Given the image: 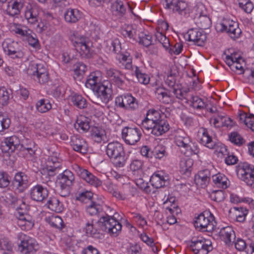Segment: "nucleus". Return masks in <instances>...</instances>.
<instances>
[{
	"label": "nucleus",
	"mask_w": 254,
	"mask_h": 254,
	"mask_svg": "<svg viewBox=\"0 0 254 254\" xmlns=\"http://www.w3.org/2000/svg\"><path fill=\"white\" fill-rule=\"evenodd\" d=\"M81 17V14L78 10L76 9H68L64 13L65 20L69 23H75Z\"/></svg>",
	"instance_id": "e433bc0d"
},
{
	"label": "nucleus",
	"mask_w": 254,
	"mask_h": 254,
	"mask_svg": "<svg viewBox=\"0 0 254 254\" xmlns=\"http://www.w3.org/2000/svg\"><path fill=\"white\" fill-rule=\"evenodd\" d=\"M2 46L4 51L12 59H21L24 56V53L20 49L19 44L10 39H5Z\"/></svg>",
	"instance_id": "0eeeda50"
},
{
	"label": "nucleus",
	"mask_w": 254,
	"mask_h": 254,
	"mask_svg": "<svg viewBox=\"0 0 254 254\" xmlns=\"http://www.w3.org/2000/svg\"><path fill=\"white\" fill-rule=\"evenodd\" d=\"M29 195L31 199L34 201L43 202L48 197L49 191L47 188L38 184L30 189Z\"/></svg>",
	"instance_id": "4468645a"
},
{
	"label": "nucleus",
	"mask_w": 254,
	"mask_h": 254,
	"mask_svg": "<svg viewBox=\"0 0 254 254\" xmlns=\"http://www.w3.org/2000/svg\"><path fill=\"white\" fill-rule=\"evenodd\" d=\"M87 67L86 65L81 62H78L73 65V70L74 73L77 76L82 75L87 70Z\"/></svg>",
	"instance_id": "0e129e2a"
},
{
	"label": "nucleus",
	"mask_w": 254,
	"mask_h": 254,
	"mask_svg": "<svg viewBox=\"0 0 254 254\" xmlns=\"http://www.w3.org/2000/svg\"><path fill=\"white\" fill-rule=\"evenodd\" d=\"M135 75L138 82L144 84H147L149 82V77L148 75L142 73L137 66L135 67Z\"/></svg>",
	"instance_id": "680f3d73"
},
{
	"label": "nucleus",
	"mask_w": 254,
	"mask_h": 254,
	"mask_svg": "<svg viewBox=\"0 0 254 254\" xmlns=\"http://www.w3.org/2000/svg\"><path fill=\"white\" fill-rule=\"evenodd\" d=\"M167 180V176H164L162 172H157L151 176L150 182L153 187L158 189L165 186Z\"/></svg>",
	"instance_id": "a878e982"
},
{
	"label": "nucleus",
	"mask_w": 254,
	"mask_h": 254,
	"mask_svg": "<svg viewBox=\"0 0 254 254\" xmlns=\"http://www.w3.org/2000/svg\"><path fill=\"white\" fill-rule=\"evenodd\" d=\"M219 236L220 239L228 245L233 243L236 238L235 232L232 228L229 226L222 228L219 232Z\"/></svg>",
	"instance_id": "393cba45"
},
{
	"label": "nucleus",
	"mask_w": 254,
	"mask_h": 254,
	"mask_svg": "<svg viewBox=\"0 0 254 254\" xmlns=\"http://www.w3.org/2000/svg\"><path fill=\"white\" fill-rule=\"evenodd\" d=\"M115 103L118 107L127 110H134L138 107L137 100L130 94L117 97Z\"/></svg>",
	"instance_id": "6e6552de"
},
{
	"label": "nucleus",
	"mask_w": 254,
	"mask_h": 254,
	"mask_svg": "<svg viewBox=\"0 0 254 254\" xmlns=\"http://www.w3.org/2000/svg\"><path fill=\"white\" fill-rule=\"evenodd\" d=\"M71 102L73 105L79 109H84L87 106L86 100L81 95L75 94L71 97Z\"/></svg>",
	"instance_id": "a19ab883"
},
{
	"label": "nucleus",
	"mask_w": 254,
	"mask_h": 254,
	"mask_svg": "<svg viewBox=\"0 0 254 254\" xmlns=\"http://www.w3.org/2000/svg\"><path fill=\"white\" fill-rule=\"evenodd\" d=\"M102 206L96 202L90 201L86 206V211L91 215H95L102 210Z\"/></svg>",
	"instance_id": "a18cd8bd"
},
{
	"label": "nucleus",
	"mask_w": 254,
	"mask_h": 254,
	"mask_svg": "<svg viewBox=\"0 0 254 254\" xmlns=\"http://www.w3.org/2000/svg\"><path fill=\"white\" fill-rule=\"evenodd\" d=\"M93 196V193L90 191H85L79 193L76 196V199L82 202L89 203L91 201V198Z\"/></svg>",
	"instance_id": "bf43d9fd"
},
{
	"label": "nucleus",
	"mask_w": 254,
	"mask_h": 254,
	"mask_svg": "<svg viewBox=\"0 0 254 254\" xmlns=\"http://www.w3.org/2000/svg\"><path fill=\"white\" fill-rule=\"evenodd\" d=\"M153 153L154 157L159 159L167 155L166 147L161 144L157 145L153 150Z\"/></svg>",
	"instance_id": "6e6d98bb"
},
{
	"label": "nucleus",
	"mask_w": 254,
	"mask_h": 254,
	"mask_svg": "<svg viewBox=\"0 0 254 254\" xmlns=\"http://www.w3.org/2000/svg\"><path fill=\"white\" fill-rule=\"evenodd\" d=\"M239 6L246 13H250L254 9L253 3L250 0H238Z\"/></svg>",
	"instance_id": "4d7b16f0"
},
{
	"label": "nucleus",
	"mask_w": 254,
	"mask_h": 254,
	"mask_svg": "<svg viewBox=\"0 0 254 254\" xmlns=\"http://www.w3.org/2000/svg\"><path fill=\"white\" fill-rule=\"evenodd\" d=\"M170 126L167 120L161 119L149 128L151 132L156 136H159L167 132Z\"/></svg>",
	"instance_id": "4be33fe9"
},
{
	"label": "nucleus",
	"mask_w": 254,
	"mask_h": 254,
	"mask_svg": "<svg viewBox=\"0 0 254 254\" xmlns=\"http://www.w3.org/2000/svg\"><path fill=\"white\" fill-rule=\"evenodd\" d=\"M122 138L125 142L129 145H134L140 139L141 132L137 127H126L122 129Z\"/></svg>",
	"instance_id": "9d476101"
},
{
	"label": "nucleus",
	"mask_w": 254,
	"mask_h": 254,
	"mask_svg": "<svg viewBox=\"0 0 254 254\" xmlns=\"http://www.w3.org/2000/svg\"><path fill=\"white\" fill-rule=\"evenodd\" d=\"M17 238L20 241L18 250L23 254H34L39 249L36 240L23 233H19Z\"/></svg>",
	"instance_id": "7ed1b4c3"
},
{
	"label": "nucleus",
	"mask_w": 254,
	"mask_h": 254,
	"mask_svg": "<svg viewBox=\"0 0 254 254\" xmlns=\"http://www.w3.org/2000/svg\"><path fill=\"white\" fill-rule=\"evenodd\" d=\"M110 225L106 232L113 236L116 237L118 236L122 230V226L121 224L113 218L111 219V222Z\"/></svg>",
	"instance_id": "79ce46f5"
},
{
	"label": "nucleus",
	"mask_w": 254,
	"mask_h": 254,
	"mask_svg": "<svg viewBox=\"0 0 254 254\" xmlns=\"http://www.w3.org/2000/svg\"><path fill=\"white\" fill-rule=\"evenodd\" d=\"M186 36L188 37L189 41L193 42L195 45L199 46H203L206 40V34L202 30L196 28L189 30Z\"/></svg>",
	"instance_id": "f3484780"
},
{
	"label": "nucleus",
	"mask_w": 254,
	"mask_h": 254,
	"mask_svg": "<svg viewBox=\"0 0 254 254\" xmlns=\"http://www.w3.org/2000/svg\"><path fill=\"white\" fill-rule=\"evenodd\" d=\"M91 134L93 139L98 143H100L106 138L105 130L100 127H92Z\"/></svg>",
	"instance_id": "c9c22d12"
},
{
	"label": "nucleus",
	"mask_w": 254,
	"mask_h": 254,
	"mask_svg": "<svg viewBox=\"0 0 254 254\" xmlns=\"http://www.w3.org/2000/svg\"><path fill=\"white\" fill-rule=\"evenodd\" d=\"M193 10L194 14V20L202 16L204 14H205L207 13L204 5L202 3H200L195 5L193 8Z\"/></svg>",
	"instance_id": "69168bd1"
},
{
	"label": "nucleus",
	"mask_w": 254,
	"mask_h": 254,
	"mask_svg": "<svg viewBox=\"0 0 254 254\" xmlns=\"http://www.w3.org/2000/svg\"><path fill=\"white\" fill-rule=\"evenodd\" d=\"M102 80V74L100 71L92 72L88 76L86 81L85 85L87 88L93 90L101 83Z\"/></svg>",
	"instance_id": "cd10ccee"
},
{
	"label": "nucleus",
	"mask_w": 254,
	"mask_h": 254,
	"mask_svg": "<svg viewBox=\"0 0 254 254\" xmlns=\"http://www.w3.org/2000/svg\"><path fill=\"white\" fill-rule=\"evenodd\" d=\"M24 0H13L8 2L7 13L11 16L18 15L23 7Z\"/></svg>",
	"instance_id": "bb28decb"
},
{
	"label": "nucleus",
	"mask_w": 254,
	"mask_h": 254,
	"mask_svg": "<svg viewBox=\"0 0 254 254\" xmlns=\"http://www.w3.org/2000/svg\"><path fill=\"white\" fill-rule=\"evenodd\" d=\"M161 119L162 116L158 111L150 109L146 114V118L142 122V127L149 130V128Z\"/></svg>",
	"instance_id": "dca6fc26"
},
{
	"label": "nucleus",
	"mask_w": 254,
	"mask_h": 254,
	"mask_svg": "<svg viewBox=\"0 0 254 254\" xmlns=\"http://www.w3.org/2000/svg\"><path fill=\"white\" fill-rule=\"evenodd\" d=\"M165 8L172 10L174 13L184 16H187L190 9L184 0H165Z\"/></svg>",
	"instance_id": "423d86ee"
},
{
	"label": "nucleus",
	"mask_w": 254,
	"mask_h": 254,
	"mask_svg": "<svg viewBox=\"0 0 254 254\" xmlns=\"http://www.w3.org/2000/svg\"><path fill=\"white\" fill-rule=\"evenodd\" d=\"M200 142L206 147L210 149H216V151L217 148L222 145L221 144H219V143H216L215 142L213 141L211 137L209 136L208 132L206 131H204L203 132L202 136L200 139Z\"/></svg>",
	"instance_id": "72a5a7b5"
},
{
	"label": "nucleus",
	"mask_w": 254,
	"mask_h": 254,
	"mask_svg": "<svg viewBox=\"0 0 254 254\" xmlns=\"http://www.w3.org/2000/svg\"><path fill=\"white\" fill-rule=\"evenodd\" d=\"M240 172L241 179L248 186L254 188V166L245 163L242 166V168L240 170Z\"/></svg>",
	"instance_id": "ddd939ff"
},
{
	"label": "nucleus",
	"mask_w": 254,
	"mask_h": 254,
	"mask_svg": "<svg viewBox=\"0 0 254 254\" xmlns=\"http://www.w3.org/2000/svg\"><path fill=\"white\" fill-rule=\"evenodd\" d=\"M71 41L81 57L85 58H90L91 57V43L88 38L77 33H74L71 37Z\"/></svg>",
	"instance_id": "f03ea898"
},
{
	"label": "nucleus",
	"mask_w": 254,
	"mask_h": 254,
	"mask_svg": "<svg viewBox=\"0 0 254 254\" xmlns=\"http://www.w3.org/2000/svg\"><path fill=\"white\" fill-rule=\"evenodd\" d=\"M191 106L195 109L198 110L204 109L206 107V104L203 100L198 96H192Z\"/></svg>",
	"instance_id": "13d9d810"
},
{
	"label": "nucleus",
	"mask_w": 254,
	"mask_h": 254,
	"mask_svg": "<svg viewBox=\"0 0 254 254\" xmlns=\"http://www.w3.org/2000/svg\"><path fill=\"white\" fill-rule=\"evenodd\" d=\"M213 182L218 188L225 189L228 187V179L222 174H217L212 176Z\"/></svg>",
	"instance_id": "ea45409f"
},
{
	"label": "nucleus",
	"mask_w": 254,
	"mask_h": 254,
	"mask_svg": "<svg viewBox=\"0 0 254 254\" xmlns=\"http://www.w3.org/2000/svg\"><path fill=\"white\" fill-rule=\"evenodd\" d=\"M74 169L77 174L88 184L96 187L101 185V181L87 170L77 165L75 166Z\"/></svg>",
	"instance_id": "2eb2a0df"
},
{
	"label": "nucleus",
	"mask_w": 254,
	"mask_h": 254,
	"mask_svg": "<svg viewBox=\"0 0 254 254\" xmlns=\"http://www.w3.org/2000/svg\"><path fill=\"white\" fill-rule=\"evenodd\" d=\"M198 153L199 148L197 145L191 141H190V143L189 144L188 147H187L186 149H185V151L183 152L185 155L188 156L193 154H197Z\"/></svg>",
	"instance_id": "e2e57ef3"
},
{
	"label": "nucleus",
	"mask_w": 254,
	"mask_h": 254,
	"mask_svg": "<svg viewBox=\"0 0 254 254\" xmlns=\"http://www.w3.org/2000/svg\"><path fill=\"white\" fill-rule=\"evenodd\" d=\"M211 199L216 202H221L225 199V193L223 190H213L210 194Z\"/></svg>",
	"instance_id": "338daca9"
},
{
	"label": "nucleus",
	"mask_w": 254,
	"mask_h": 254,
	"mask_svg": "<svg viewBox=\"0 0 254 254\" xmlns=\"http://www.w3.org/2000/svg\"><path fill=\"white\" fill-rule=\"evenodd\" d=\"M37 111L43 113L47 112L51 109L52 106L48 100L41 99L38 101L36 105Z\"/></svg>",
	"instance_id": "3c124183"
},
{
	"label": "nucleus",
	"mask_w": 254,
	"mask_h": 254,
	"mask_svg": "<svg viewBox=\"0 0 254 254\" xmlns=\"http://www.w3.org/2000/svg\"><path fill=\"white\" fill-rule=\"evenodd\" d=\"M75 127L79 131L81 130L83 132H87L91 127L89 125V122L86 118L84 120H77Z\"/></svg>",
	"instance_id": "864d4df0"
},
{
	"label": "nucleus",
	"mask_w": 254,
	"mask_h": 254,
	"mask_svg": "<svg viewBox=\"0 0 254 254\" xmlns=\"http://www.w3.org/2000/svg\"><path fill=\"white\" fill-rule=\"evenodd\" d=\"M136 30L132 25H127L122 29V34L125 38L134 40Z\"/></svg>",
	"instance_id": "09e8293b"
},
{
	"label": "nucleus",
	"mask_w": 254,
	"mask_h": 254,
	"mask_svg": "<svg viewBox=\"0 0 254 254\" xmlns=\"http://www.w3.org/2000/svg\"><path fill=\"white\" fill-rule=\"evenodd\" d=\"M46 204L50 209L57 213L61 212L64 210L63 203L54 196L50 197Z\"/></svg>",
	"instance_id": "f704fd0d"
},
{
	"label": "nucleus",
	"mask_w": 254,
	"mask_h": 254,
	"mask_svg": "<svg viewBox=\"0 0 254 254\" xmlns=\"http://www.w3.org/2000/svg\"><path fill=\"white\" fill-rule=\"evenodd\" d=\"M155 38L166 49H168L170 44L168 38L163 33L162 31L157 30L155 34Z\"/></svg>",
	"instance_id": "8fccbe9b"
},
{
	"label": "nucleus",
	"mask_w": 254,
	"mask_h": 254,
	"mask_svg": "<svg viewBox=\"0 0 254 254\" xmlns=\"http://www.w3.org/2000/svg\"><path fill=\"white\" fill-rule=\"evenodd\" d=\"M221 30L226 32L232 39L238 38L241 33L238 23L233 20H226L221 24Z\"/></svg>",
	"instance_id": "f8f14e48"
},
{
	"label": "nucleus",
	"mask_w": 254,
	"mask_h": 254,
	"mask_svg": "<svg viewBox=\"0 0 254 254\" xmlns=\"http://www.w3.org/2000/svg\"><path fill=\"white\" fill-rule=\"evenodd\" d=\"M12 250L11 243L8 239L0 237V254H7Z\"/></svg>",
	"instance_id": "de8ad7c7"
},
{
	"label": "nucleus",
	"mask_w": 254,
	"mask_h": 254,
	"mask_svg": "<svg viewBox=\"0 0 254 254\" xmlns=\"http://www.w3.org/2000/svg\"><path fill=\"white\" fill-rule=\"evenodd\" d=\"M190 137L182 130L177 131L175 136V142L180 148L181 152L183 153L190 143Z\"/></svg>",
	"instance_id": "aec40b11"
},
{
	"label": "nucleus",
	"mask_w": 254,
	"mask_h": 254,
	"mask_svg": "<svg viewBox=\"0 0 254 254\" xmlns=\"http://www.w3.org/2000/svg\"><path fill=\"white\" fill-rule=\"evenodd\" d=\"M190 248L195 254H207L211 246L203 240H194L190 242Z\"/></svg>",
	"instance_id": "6ab92c4d"
},
{
	"label": "nucleus",
	"mask_w": 254,
	"mask_h": 254,
	"mask_svg": "<svg viewBox=\"0 0 254 254\" xmlns=\"http://www.w3.org/2000/svg\"><path fill=\"white\" fill-rule=\"evenodd\" d=\"M59 185L71 187L74 182V176L68 170H65L59 176Z\"/></svg>",
	"instance_id": "7c9ffc66"
},
{
	"label": "nucleus",
	"mask_w": 254,
	"mask_h": 254,
	"mask_svg": "<svg viewBox=\"0 0 254 254\" xmlns=\"http://www.w3.org/2000/svg\"><path fill=\"white\" fill-rule=\"evenodd\" d=\"M111 84L108 82H104L99 84L92 90L95 93L98 98H99L101 101L107 104L112 99V90Z\"/></svg>",
	"instance_id": "1a4fd4ad"
},
{
	"label": "nucleus",
	"mask_w": 254,
	"mask_h": 254,
	"mask_svg": "<svg viewBox=\"0 0 254 254\" xmlns=\"http://www.w3.org/2000/svg\"><path fill=\"white\" fill-rule=\"evenodd\" d=\"M2 197L5 204L7 205L14 204L17 201V197L14 192L6 193Z\"/></svg>",
	"instance_id": "052dcab7"
},
{
	"label": "nucleus",
	"mask_w": 254,
	"mask_h": 254,
	"mask_svg": "<svg viewBox=\"0 0 254 254\" xmlns=\"http://www.w3.org/2000/svg\"><path fill=\"white\" fill-rule=\"evenodd\" d=\"M193 165V160L191 159H183L180 163V171L186 175L190 174Z\"/></svg>",
	"instance_id": "c03bdc74"
},
{
	"label": "nucleus",
	"mask_w": 254,
	"mask_h": 254,
	"mask_svg": "<svg viewBox=\"0 0 254 254\" xmlns=\"http://www.w3.org/2000/svg\"><path fill=\"white\" fill-rule=\"evenodd\" d=\"M127 9L131 10L128 4L124 3L120 0H116L112 5L113 14L119 18L123 17L125 15Z\"/></svg>",
	"instance_id": "412c9836"
},
{
	"label": "nucleus",
	"mask_w": 254,
	"mask_h": 254,
	"mask_svg": "<svg viewBox=\"0 0 254 254\" xmlns=\"http://www.w3.org/2000/svg\"><path fill=\"white\" fill-rule=\"evenodd\" d=\"M107 76L109 78H112L117 84L122 85L124 83L123 80V74L121 72L115 69L110 68L107 70Z\"/></svg>",
	"instance_id": "58836bf2"
},
{
	"label": "nucleus",
	"mask_w": 254,
	"mask_h": 254,
	"mask_svg": "<svg viewBox=\"0 0 254 254\" xmlns=\"http://www.w3.org/2000/svg\"><path fill=\"white\" fill-rule=\"evenodd\" d=\"M10 91H8L4 87L0 88V104L2 106L7 105L9 100Z\"/></svg>",
	"instance_id": "5fc2aeb1"
},
{
	"label": "nucleus",
	"mask_w": 254,
	"mask_h": 254,
	"mask_svg": "<svg viewBox=\"0 0 254 254\" xmlns=\"http://www.w3.org/2000/svg\"><path fill=\"white\" fill-rule=\"evenodd\" d=\"M10 31L15 34L21 37L28 36L31 34V31L26 27L19 24L12 23L10 26Z\"/></svg>",
	"instance_id": "473e14b6"
},
{
	"label": "nucleus",
	"mask_w": 254,
	"mask_h": 254,
	"mask_svg": "<svg viewBox=\"0 0 254 254\" xmlns=\"http://www.w3.org/2000/svg\"><path fill=\"white\" fill-rule=\"evenodd\" d=\"M242 59V57L238 53L234 52L226 56L225 61L226 64H230L234 62H239Z\"/></svg>",
	"instance_id": "774afa93"
},
{
	"label": "nucleus",
	"mask_w": 254,
	"mask_h": 254,
	"mask_svg": "<svg viewBox=\"0 0 254 254\" xmlns=\"http://www.w3.org/2000/svg\"><path fill=\"white\" fill-rule=\"evenodd\" d=\"M38 9L31 5L27 6L25 11V17L27 22L31 24H35L39 19Z\"/></svg>",
	"instance_id": "c756f323"
},
{
	"label": "nucleus",
	"mask_w": 254,
	"mask_h": 254,
	"mask_svg": "<svg viewBox=\"0 0 254 254\" xmlns=\"http://www.w3.org/2000/svg\"><path fill=\"white\" fill-rule=\"evenodd\" d=\"M70 145L73 149L82 154H85L88 150V146L84 139L77 136L71 137Z\"/></svg>",
	"instance_id": "5701e85b"
},
{
	"label": "nucleus",
	"mask_w": 254,
	"mask_h": 254,
	"mask_svg": "<svg viewBox=\"0 0 254 254\" xmlns=\"http://www.w3.org/2000/svg\"><path fill=\"white\" fill-rule=\"evenodd\" d=\"M216 224L213 216L210 214L205 216L204 214L201 213L196 218L194 225L200 231L210 232L214 230Z\"/></svg>",
	"instance_id": "39448f33"
},
{
	"label": "nucleus",
	"mask_w": 254,
	"mask_h": 254,
	"mask_svg": "<svg viewBox=\"0 0 254 254\" xmlns=\"http://www.w3.org/2000/svg\"><path fill=\"white\" fill-rule=\"evenodd\" d=\"M229 140L237 146H241L245 143L243 137L237 132H232L229 134Z\"/></svg>",
	"instance_id": "603ef678"
},
{
	"label": "nucleus",
	"mask_w": 254,
	"mask_h": 254,
	"mask_svg": "<svg viewBox=\"0 0 254 254\" xmlns=\"http://www.w3.org/2000/svg\"><path fill=\"white\" fill-rule=\"evenodd\" d=\"M107 210L105 211L106 215L102 216L99 220L97 222L98 229H101L102 231L106 232L108 227L110 226L111 219L113 217L110 215L113 214L112 212L113 210L109 206H106Z\"/></svg>",
	"instance_id": "b1692460"
},
{
	"label": "nucleus",
	"mask_w": 254,
	"mask_h": 254,
	"mask_svg": "<svg viewBox=\"0 0 254 254\" xmlns=\"http://www.w3.org/2000/svg\"><path fill=\"white\" fill-rule=\"evenodd\" d=\"M155 94L160 101L165 104H171L175 102V98L171 96L170 92L162 87H158L156 89Z\"/></svg>",
	"instance_id": "c85d7f7f"
},
{
	"label": "nucleus",
	"mask_w": 254,
	"mask_h": 254,
	"mask_svg": "<svg viewBox=\"0 0 254 254\" xmlns=\"http://www.w3.org/2000/svg\"><path fill=\"white\" fill-rule=\"evenodd\" d=\"M106 152L112 162L117 167H122L127 159L123 145L118 141L110 142L106 146Z\"/></svg>",
	"instance_id": "f257e3e1"
},
{
	"label": "nucleus",
	"mask_w": 254,
	"mask_h": 254,
	"mask_svg": "<svg viewBox=\"0 0 254 254\" xmlns=\"http://www.w3.org/2000/svg\"><path fill=\"white\" fill-rule=\"evenodd\" d=\"M194 20L195 24L201 29H207L211 24V20L207 16V13Z\"/></svg>",
	"instance_id": "37998d69"
},
{
	"label": "nucleus",
	"mask_w": 254,
	"mask_h": 254,
	"mask_svg": "<svg viewBox=\"0 0 254 254\" xmlns=\"http://www.w3.org/2000/svg\"><path fill=\"white\" fill-rule=\"evenodd\" d=\"M21 145L19 138L15 135H12L5 138L1 141L0 148L3 152L12 153L18 150Z\"/></svg>",
	"instance_id": "9b49d317"
},
{
	"label": "nucleus",
	"mask_w": 254,
	"mask_h": 254,
	"mask_svg": "<svg viewBox=\"0 0 254 254\" xmlns=\"http://www.w3.org/2000/svg\"><path fill=\"white\" fill-rule=\"evenodd\" d=\"M60 159L57 155L49 156L46 162V167L41 171L42 177L50 179L51 177H53L58 174L61 169Z\"/></svg>",
	"instance_id": "20e7f679"
},
{
	"label": "nucleus",
	"mask_w": 254,
	"mask_h": 254,
	"mask_svg": "<svg viewBox=\"0 0 254 254\" xmlns=\"http://www.w3.org/2000/svg\"><path fill=\"white\" fill-rule=\"evenodd\" d=\"M210 176V172L208 169L198 172L197 175L195 177L196 184L200 185L202 188L205 187L209 183Z\"/></svg>",
	"instance_id": "2f4dec72"
},
{
	"label": "nucleus",
	"mask_w": 254,
	"mask_h": 254,
	"mask_svg": "<svg viewBox=\"0 0 254 254\" xmlns=\"http://www.w3.org/2000/svg\"><path fill=\"white\" fill-rule=\"evenodd\" d=\"M28 182V177L24 173L19 172L15 175L12 183L20 192H23L27 188Z\"/></svg>",
	"instance_id": "a211bd4d"
},
{
	"label": "nucleus",
	"mask_w": 254,
	"mask_h": 254,
	"mask_svg": "<svg viewBox=\"0 0 254 254\" xmlns=\"http://www.w3.org/2000/svg\"><path fill=\"white\" fill-rule=\"evenodd\" d=\"M47 221L53 227L62 229L64 227V222L62 218L57 215H52L46 219Z\"/></svg>",
	"instance_id": "49530a36"
},
{
	"label": "nucleus",
	"mask_w": 254,
	"mask_h": 254,
	"mask_svg": "<svg viewBox=\"0 0 254 254\" xmlns=\"http://www.w3.org/2000/svg\"><path fill=\"white\" fill-rule=\"evenodd\" d=\"M28 73L33 76L49 73L47 68L42 64H32L28 68Z\"/></svg>",
	"instance_id": "4c0bfd02"
}]
</instances>
